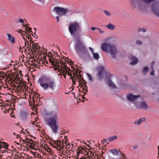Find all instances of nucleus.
Returning a JSON list of instances; mask_svg holds the SVG:
<instances>
[{
  "label": "nucleus",
  "mask_w": 159,
  "mask_h": 159,
  "mask_svg": "<svg viewBox=\"0 0 159 159\" xmlns=\"http://www.w3.org/2000/svg\"><path fill=\"white\" fill-rule=\"evenodd\" d=\"M38 82L44 90L49 89L54 91L57 86L55 80L50 77H42L39 79Z\"/></svg>",
  "instance_id": "nucleus-1"
},
{
  "label": "nucleus",
  "mask_w": 159,
  "mask_h": 159,
  "mask_svg": "<svg viewBox=\"0 0 159 159\" xmlns=\"http://www.w3.org/2000/svg\"><path fill=\"white\" fill-rule=\"evenodd\" d=\"M58 117L57 115L46 119V123L50 128L52 132L56 134L58 133L59 130V125L57 122Z\"/></svg>",
  "instance_id": "nucleus-2"
},
{
  "label": "nucleus",
  "mask_w": 159,
  "mask_h": 159,
  "mask_svg": "<svg viewBox=\"0 0 159 159\" xmlns=\"http://www.w3.org/2000/svg\"><path fill=\"white\" fill-rule=\"evenodd\" d=\"M102 50L106 53H109L111 57L115 58L116 54L117 53L118 50L116 46L107 43H103L101 46Z\"/></svg>",
  "instance_id": "nucleus-3"
},
{
  "label": "nucleus",
  "mask_w": 159,
  "mask_h": 159,
  "mask_svg": "<svg viewBox=\"0 0 159 159\" xmlns=\"http://www.w3.org/2000/svg\"><path fill=\"white\" fill-rule=\"evenodd\" d=\"M75 49L76 54L79 56H80L81 54H84L87 50L83 43L80 40L77 41L75 47Z\"/></svg>",
  "instance_id": "nucleus-4"
},
{
  "label": "nucleus",
  "mask_w": 159,
  "mask_h": 159,
  "mask_svg": "<svg viewBox=\"0 0 159 159\" xmlns=\"http://www.w3.org/2000/svg\"><path fill=\"white\" fill-rule=\"evenodd\" d=\"M68 29L70 34L74 35L80 29V26L79 23L75 21L70 24Z\"/></svg>",
  "instance_id": "nucleus-5"
},
{
  "label": "nucleus",
  "mask_w": 159,
  "mask_h": 159,
  "mask_svg": "<svg viewBox=\"0 0 159 159\" xmlns=\"http://www.w3.org/2000/svg\"><path fill=\"white\" fill-rule=\"evenodd\" d=\"M53 11L59 16H66L69 11L68 8L58 6L55 7L53 8Z\"/></svg>",
  "instance_id": "nucleus-6"
},
{
  "label": "nucleus",
  "mask_w": 159,
  "mask_h": 159,
  "mask_svg": "<svg viewBox=\"0 0 159 159\" xmlns=\"http://www.w3.org/2000/svg\"><path fill=\"white\" fill-rule=\"evenodd\" d=\"M151 9L153 13L159 17V1L152 4Z\"/></svg>",
  "instance_id": "nucleus-7"
},
{
  "label": "nucleus",
  "mask_w": 159,
  "mask_h": 159,
  "mask_svg": "<svg viewBox=\"0 0 159 159\" xmlns=\"http://www.w3.org/2000/svg\"><path fill=\"white\" fill-rule=\"evenodd\" d=\"M105 72L104 68L103 66H100L98 67L97 76L98 79L100 80H101L102 79L103 75Z\"/></svg>",
  "instance_id": "nucleus-8"
},
{
  "label": "nucleus",
  "mask_w": 159,
  "mask_h": 159,
  "mask_svg": "<svg viewBox=\"0 0 159 159\" xmlns=\"http://www.w3.org/2000/svg\"><path fill=\"white\" fill-rule=\"evenodd\" d=\"M140 96V95L135 96L133 95L132 94L129 93L127 95V98L129 101L133 102L136 101L138 98Z\"/></svg>",
  "instance_id": "nucleus-9"
},
{
  "label": "nucleus",
  "mask_w": 159,
  "mask_h": 159,
  "mask_svg": "<svg viewBox=\"0 0 159 159\" xmlns=\"http://www.w3.org/2000/svg\"><path fill=\"white\" fill-rule=\"evenodd\" d=\"M62 142H61L59 141H55L53 144L54 147L57 148V150H58V148L60 149L63 148V147L62 146Z\"/></svg>",
  "instance_id": "nucleus-10"
},
{
  "label": "nucleus",
  "mask_w": 159,
  "mask_h": 159,
  "mask_svg": "<svg viewBox=\"0 0 159 159\" xmlns=\"http://www.w3.org/2000/svg\"><path fill=\"white\" fill-rule=\"evenodd\" d=\"M7 39L9 42L11 44H14L15 43L16 40L14 37L9 34H7Z\"/></svg>",
  "instance_id": "nucleus-11"
},
{
  "label": "nucleus",
  "mask_w": 159,
  "mask_h": 159,
  "mask_svg": "<svg viewBox=\"0 0 159 159\" xmlns=\"http://www.w3.org/2000/svg\"><path fill=\"white\" fill-rule=\"evenodd\" d=\"M138 108H141L143 109H146L148 108V106L145 102H141L139 106H137Z\"/></svg>",
  "instance_id": "nucleus-12"
},
{
  "label": "nucleus",
  "mask_w": 159,
  "mask_h": 159,
  "mask_svg": "<svg viewBox=\"0 0 159 159\" xmlns=\"http://www.w3.org/2000/svg\"><path fill=\"white\" fill-rule=\"evenodd\" d=\"M146 119L144 117L140 118L138 120H136L134 122V124L137 125H139L142 122L144 121Z\"/></svg>",
  "instance_id": "nucleus-13"
},
{
  "label": "nucleus",
  "mask_w": 159,
  "mask_h": 159,
  "mask_svg": "<svg viewBox=\"0 0 159 159\" xmlns=\"http://www.w3.org/2000/svg\"><path fill=\"white\" fill-rule=\"evenodd\" d=\"M71 70L69 67L66 68V67H64V68L63 69V70H61V72L62 73L66 72V73L68 74V75L71 76L72 75L71 73L69 72Z\"/></svg>",
  "instance_id": "nucleus-14"
},
{
  "label": "nucleus",
  "mask_w": 159,
  "mask_h": 159,
  "mask_svg": "<svg viewBox=\"0 0 159 159\" xmlns=\"http://www.w3.org/2000/svg\"><path fill=\"white\" fill-rule=\"evenodd\" d=\"M50 61L52 63L53 65L54 66L57 68H59L60 67V65L58 61L55 60L54 61L50 60Z\"/></svg>",
  "instance_id": "nucleus-15"
},
{
  "label": "nucleus",
  "mask_w": 159,
  "mask_h": 159,
  "mask_svg": "<svg viewBox=\"0 0 159 159\" xmlns=\"http://www.w3.org/2000/svg\"><path fill=\"white\" fill-rule=\"evenodd\" d=\"M132 62L130 63V64L131 65H134L137 64L138 62V59L134 57H132L131 58Z\"/></svg>",
  "instance_id": "nucleus-16"
},
{
  "label": "nucleus",
  "mask_w": 159,
  "mask_h": 159,
  "mask_svg": "<svg viewBox=\"0 0 159 159\" xmlns=\"http://www.w3.org/2000/svg\"><path fill=\"white\" fill-rule=\"evenodd\" d=\"M107 84L109 86L112 88L115 89L116 88V86L115 84L113 83L110 79H108Z\"/></svg>",
  "instance_id": "nucleus-17"
},
{
  "label": "nucleus",
  "mask_w": 159,
  "mask_h": 159,
  "mask_svg": "<svg viewBox=\"0 0 159 159\" xmlns=\"http://www.w3.org/2000/svg\"><path fill=\"white\" fill-rule=\"evenodd\" d=\"M20 116L23 119H25L27 116L29 115L28 113L26 112L23 111L20 113Z\"/></svg>",
  "instance_id": "nucleus-18"
},
{
  "label": "nucleus",
  "mask_w": 159,
  "mask_h": 159,
  "mask_svg": "<svg viewBox=\"0 0 159 159\" xmlns=\"http://www.w3.org/2000/svg\"><path fill=\"white\" fill-rule=\"evenodd\" d=\"M110 151L114 156H116L118 155L119 152L116 149H112L110 150Z\"/></svg>",
  "instance_id": "nucleus-19"
},
{
  "label": "nucleus",
  "mask_w": 159,
  "mask_h": 159,
  "mask_svg": "<svg viewBox=\"0 0 159 159\" xmlns=\"http://www.w3.org/2000/svg\"><path fill=\"white\" fill-rule=\"evenodd\" d=\"M2 145L3 148H4L6 150H9V149H8L9 145L8 143L5 142H2Z\"/></svg>",
  "instance_id": "nucleus-20"
},
{
  "label": "nucleus",
  "mask_w": 159,
  "mask_h": 159,
  "mask_svg": "<svg viewBox=\"0 0 159 159\" xmlns=\"http://www.w3.org/2000/svg\"><path fill=\"white\" fill-rule=\"evenodd\" d=\"M106 27L110 30H113L115 28V26L111 24H109L106 26Z\"/></svg>",
  "instance_id": "nucleus-21"
},
{
  "label": "nucleus",
  "mask_w": 159,
  "mask_h": 159,
  "mask_svg": "<svg viewBox=\"0 0 159 159\" xmlns=\"http://www.w3.org/2000/svg\"><path fill=\"white\" fill-rule=\"evenodd\" d=\"M117 136H114L110 137L107 139V140L109 142H111L114 140L116 139H117Z\"/></svg>",
  "instance_id": "nucleus-22"
},
{
  "label": "nucleus",
  "mask_w": 159,
  "mask_h": 159,
  "mask_svg": "<svg viewBox=\"0 0 159 159\" xmlns=\"http://www.w3.org/2000/svg\"><path fill=\"white\" fill-rule=\"evenodd\" d=\"M145 3L149 4L151 2H154L155 1H157L158 0H142Z\"/></svg>",
  "instance_id": "nucleus-23"
},
{
  "label": "nucleus",
  "mask_w": 159,
  "mask_h": 159,
  "mask_svg": "<svg viewBox=\"0 0 159 159\" xmlns=\"http://www.w3.org/2000/svg\"><path fill=\"white\" fill-rule=\"evenodd\" d=\"M93 57L96 60H98L99 58V56L98 53H95L93 54Z\"/></svg>",
  "instance_id": "nucleus-24"
},
{
  "label": "nucleus",
  "mask_w": 159,
  "mask_h": 159,
  "mask_svg": "<svg viewBox=\"0 0 159 159\" xmlns=\"http://www.w3.org/2000/svg\"><path fill=\"white\" fill-rule=\"evenodd\" d=\"M103 12L107 16H110L111 15V13L107 10H104Z\"/></svg>",
  "instance_id": "nucleus-25"
},
{
  "label": "nucleus",
  "mask_w": 159,
  "mask_h": 159,
  "mask_svg": "<svg viewBox=\"0 0 159 159\" xmlns=\"http://www.w3.org/2000/svg\"><path fill=\"white\" fill-rule=\"evenodd\" d=\"M61 70H63V69L64 68V67H66V68H68L67 66L66 65L65 63L64 62H61Z\"/></svg>",
  "instance_id": "nucleus-26"
},
{
  "label": "nucleus",
  "mask_w": 159,
  "mask_h": 159,
  "mask_svg": "<svg viewBox=\"0 0 159 159\" xmlns=\"http://www.w3.org/2000/svg\"><path fill=\"white\" fill-rule=\"evenodd\" d=\"M137 7L138 9L139 10H142L144 7V6L143 5H141L140 4H138L137 5Z\"/></svg>",
  "instance_id": "nucleus-27"
},
{
  "label": "nucleus",
  "mask_w": 159,
  "mask_h": 159,
  "mask_svg": "<svg viewBox=\"0 0 159 159\" xmlns=\"http://www.w3.org/2000/svg\"><path fill=\"white\" fill-rule=\"evenodd\" d=\"M138 31L139 32L141 31L143 32H146V30L145 28H139L138 29Z\"/></svg>",
  "instance_id": "nucleus-28"
},
{
  "label": "nucleus",
  "mask_w": 159,
  "mask_h": 159,
  "mask_svg": "<svg viewBox=\"0 0 159 159\" xmlns=\"http://www.w3.org/2000/svg\"><path fill=\"white\" fill-rule=\"evenodd\" d=\"M37 46H38V45L37 43H36L35 44H33H33H32L33 48L34 50L36 51V50L38 49V48L37 47Z\"/></svg>",
  "instance_id": "nucleus-29"
},
{
  "label": "nucleus",
  "mask_w": 159,
  "mask_h": 159,
  "mask_svg": "<svg viewBox=\"0 0 159 159\" xmlns=\"http://www.w3.org/2000/svg\"><path fill=\"white\" fill-rule=\"evenodd\" d=\"M24 20H25V21H26V20H25V19H24V20H22L21 19H20L18 20V22H19L20 23H21L22 24H23V23H24Z\"/></svg>",
  "instance_id": "nucleus-30"
},
{
  "label": "nucleus",
  "mask_w": 159,
  "mask_h": 159,
  "mask_svg": "<svg viewBox=\"0 0 159 159\" xmlns=\"http://www.w3.org/2000/svg\"><path fill=\"white\" fill-rule=\"evenodd\" d=\"M136 44L137 45H141L142 44V42L140 40H138L136 42Z\"/></svg>",
  "instance_id": "nucleus-31"
},
{
  "label": "nucleus",
  "mask_w": 159,
  "mask_h": 159,
  "mask_svg": "<svg viewBox=\"0 0 159 159\" xmlns=\"http://www.w3.org/2000/svg\"><path fill=\"white\" fill-rule=\"evenodd\" d=\"M88 77L89 78V80H90L93 81V78L92 77V76H91V75H90V74H88Z\"/></svg>",
  "instance_id": "nucleus-32"
},
{
  "label": "nucleus",
  "mask_w": 159,
  "mask_h": 159,
  "mask_svg": "<svg viewBox=\"0 0 159 159\" xmlns=\"http://www.w3.org/2000/svg\"><path fill=\"white\" fill-rule=\"evenodd\" d=\"M143 71L144 72H147L148 71V68L147 67H145L143 68Z\"/></svg>",
  "instance_id": "nucleus-33"
},
{
  "label": "nucleus",
  "mask_w": 159,
  "mask_h": 159,
  "mask_svg": "<svg viewBox=\"0 0 159 159\" xmlns=\"http://www.w3.org/2000/svg\"><path fill=\"white\" fill-rule=\"evenodd\" d=\"M83 90L84 91V94H85L86 92H88V90L87 89V87H86L83 88Z\"/></svg>",
  "instance_id": "nucleus-34"
},
{
  "label": "nucleus",
  "mask_w": 159,
  "mask_h": 159,
  "mask_svg": "<svg viewBox=\"0 0 159 159\" xmlns=\"http://www.w3.org/2000/svg\"><path fill=\"white\" fill-rule=\"evenodd\" d=\"M89 48L90 49V51H91L92 54H93L94 53V50L93 48H91L89 47Z\"/></svg>",
  "instance_id": "nucleus-35"
},
{
  "label": "nucleus",
  "mask_w": 159,
  "mask_h": 159,
  "mask_svg": "<svg viewBox=\"0 0 159 159\" xmlns=\"http://www.w3.org/2000/svg\"><path fill=\"white\" fill-rule=\"evenodd\" d=\"M152 71L150 72V75L152 76H154V71L153 70V69H152Z\"/></svg>",
  "instance_id": "nucleus-36"
},
{
  "label": "nucleus",
  "mask_w": 159,
  "mask_h": 159,
  "mask_svg": "<svg viewBox=\"0 0 159 159\" xmlns=\"http://www.w3.org/2000/svg\"><path fill=\"white\" fill-rule=\"evenodd\" d=\"M33 142V141L32 140H30L28 141V143H29L30 145H32Z\"/></svg>",
  "instance_id": "nucleus-37"
},
{
  "label": "nucleus",
  "mask_w": 159,
  "mask_h": 159,
  "mask_svg": "<svg viewBox=\"0 0 159 159\" xmlns=\"http://www.w3.org/2000/svg\"><path fill=\"white\" fill-rule=\"evenodd\" d=\"M154 64V61L152 62V63L151 66V67L152 69H153V67Z\"/></svg>",
  "instance_id": "nucleus-38"
},
{
  "label": "nucleus",
  "mask_w": 159,
  "mask_h": 159,
  "mask_svg": "<svg viewBox=\"0 0 159 159\" xmlns=\"http://www.w3.org/2000/svg\"><path fill=\"white\" fill-rule=\"evenodd\" d=\"M31 28H30L29 27H26V30L27 31H28L29 30V31H30L31 30Z\"/></svg>",
  "instance_id": "nucleus-39"
},
{
  "label": "nucleus",
  "mask_w": 159,
  "mask_h": 159,
  "mask_svg": "<svg viewBox=\"0 0 159 159\" xmlns=\"http://www.w3.org/2000/svg\"><path fill=\"white\" fill-rule=\"evenodd\" d=\"M59 16H56V19H57V22H58L59 21Z\"/></svg>",
  "instance_id": "nucleus-40"
},
{
  "label": "nucleus",
  "mask_w": 159,
  "mask_h": 159,
  "mask_svg": "<svg viewBox=\"0 0 159 159\" xmlns=\"http://www.w3.org/2000/svg\"><path fill=\"white\" fill-rule=\"evenodd\" d=\"M99 30V31L101 33H103L104 32L103 31H102V30H100V29H98Z\"/></svg>",
  "instance_id": "nucleus-41"
},
{
  "label": "nucleus",
  "mask_w": 159,
  "mask_h": 159,
  "mask_svg": "<svg viewBox=\"0 0 159 159\" xmlns=\"http://www.w3.org/2000/svg\"><path fill=\"white\" fill-rule=\"evenodd\" d=\"M22 25H23V26H24V27H27V25H26V24H24V23H23V24H22Z\"/></svg>",
  "instance_id": "nucleus-42"
},
{
  "label": "nucleus",
  "mask_w": 159,
  "mask_h": 159,
  "mask_svg": "<svg viewBox=\"0 0 159 159\" xmlns=\"http://www.w3.org/2000/svg\"><path fill=\"white\" fill-rule=\"evenodd\" d=\"M66 73V72H64V73H63V75L64 77L65 78H66V75L65 74Z\"/></svg>",
  "instance_id": "nucleus-43"
},
{
  "label": "nucleus",
  "mask_w": 159,
  "mask_h": 159,
  "mask_svg": "<svg viewBox=\"0 0 159 159\" xmlns=\"http://www.w3.org/2000/svg\"><path fill=\"white\" fill-rule=\"evenodd\" d=\"M20 136L19 135H18V134H17L16 135V138H17V139H19V138H20Z\"/></svg>",
  "instance_id": "nucleus-44"
},
{
  "label": "nucleus",
  "mask_w": 159,
  "mask_h": 159,
  "mask_svg": "<svg viewBox=\"0 0 159 159\" xmlns=\"http://www.w3.org/2000/svg\"><path fill=\"white\" fill-rule=\"evenodd\" d=\"M3 146L2 145V144H0V149H1L3 148Z\"/></svg>",
  "instance_id": "nucleus-45"
},
{
  "label": "nucleus",
  "mask_w": 159,
  "mask_h": 159,
  "mask_svg": "<svg viewBox=\"0 0 159 159\" xmlns=\"http://www.w3.org/2000/svg\"><path fill=\"white\" fill-rule=\"evenodd\" d=\"M96 28L95 27H92L91 28V30H95Z\"/></svg>",
  "instance_id": "nucleus-46"
},
{
  "label": "nucleus",
  "mask_w": 159,
  "mask_h": 159,
  "mask_svg": "<svg viewBox=\"0 0 159 159\" xmlns=\"http://www.w3.org/2000/svg\"><path fill=\"white\" fill-rule=\"evenodd\" d=\"M107 139H104L103 140V143H105V142H106V141H107Z\"/></svg>",
  "instance_id": "nucleus-47"
},
{
  "label": "nucleus",
  "mask_w": 159,
  "mask_h": 159,
  "mask_svg": "<svg viewBox=\"0 0 159 159\" xmlns=\"http://www.w3.org/2000/svg\"><path fill=\"white\" fill-rule=\"evenodd\" d=\"M70 78L72 80H74V78L72 76V75H71V76H70Z\"/></svg>",
  "instance_id": "nucleus-48"
},
{
  "label": "nucleus",
  "mask_w": 159,
  "mask_h": 159,
  "mask_svg": "<svg viewBox=\"0 0 159 159\" xmlns=\"http://www.w3.org/2000/svg\"><path fill=\"white\" fill-rule=\"evenodd\" d=\"M21 30H18V32L19 33H20L21 32Z\"/></svg>",
  "instance_id": "nucleus-49"
},
{
  "label": "nucleus",
  "mask_w": 159,
  "mask_h": 159,
  "mask_svg": "<svg viewBox=\"0 0 159 159\" xmlns=\"http://www.w3.org/2000/svg\"><path fill=\"white\" fill-rule=\"evenodd\" d=\"M72 81H73V83L74 84H75V80H72Z\"/></svg>",
  "instance_id": "nucleus-50"
},
{
  "label": "nucleus",
  "mask_w": 159,
  "mask_h": 159,
  "mask_svg": "<svg viewBox=\"0 0 159 159\" xmlns=\"http://www.w3.org/2000/svg\"><path fill=\"white\" fill-rule=\"evenodd\" d=\"M82 96V98H84V99L85 98H84V96Z\"/></svg>",
  "instance_id": "nucleus-51"
},
{
  "label": "nucleus",
  "mask_w": 159,
  "mask_h": 159,
  "mask_svg": "<svg viewBox=\"0 0 159 159\" xmlns=\"http://www.w3.org/2000/svg\"><path fill=\"white\" fill-rule=\"evenodd\" d=\"M13 134L14 135H15L16 134L15 133H13Z\"/></svg>",
  "instance_id": "nucleus-52"
},
{
  "label": "nucleus",
  "mask_w": 159,
  "mask_h": 159,
  "mask_svg": "<svg viewBox=\"0 0 159 159\" xmlns=\"http://www.w3.org/2000/svg\"><path fill=\"white\" fill-rule=\"evenodd\" d=\"M158 153H159V147H158Z\"/></svg>",
  "instance_id": "nucleus-53"
},
{
  "label": "nucleus",
  "mask_w": 159,
  "mask_h": 159,
  "mask_svg": "<svg viewBox=\"0 0 159 159\" xmlns=\"http://www.w3.org/2000/svg\"><path fill=\"white\" fill-rule=\"evenodd\" d=\"M23 39H24V40H25V38H24V37H23Z\"/></svg>",
  "instance_id": "nucleus-54"
},
{
  "label": "nucleus",
  "mask_w": 159,
  "mask_h": 159,
  "mask_svg": "<svg viewBox=\"0 0 159 159\" xmlns=\"http://www.w3.org/2000/svg\"><path fill=\"white\" fill-rule=\"evenodd\" d=\"M16 143L17 144H18V145L19 144V143Z\"/></svg>",
  "instance_id": "nucleus-55"
},
{
  "label": "nucleus",
  "mask_w": 159,
  "mask_h": 159,
  "mask_svg": "<svg viewBox=\"0 0 159 159\" xmlns=\"http://www.w3.org/2000/svg\"><path fill=\"white\" fill-rule=\"evenodd\" d=\"M134 8H136V7L135 6L134 7Z\"/></svg>",
  "instance_id": "nucleus-56"
},
{
  "label": "nucleus",
  "mask_w": 159,
  "mask_h": 159,
  "mask_svg": "<svg viewBox=\"0 0 159 159\" xmlns=\"http://www.w3.org/2000/svg\"><path fill=\"white\" fill-rule=\"evenodd\" d=\"M158 101L159 102V99H158Z\"/></svg>",
  "instance_id": "nucleus-57"
}]
</instances>
